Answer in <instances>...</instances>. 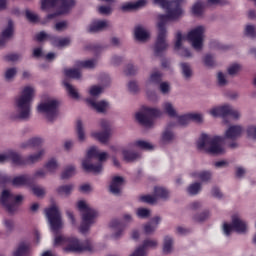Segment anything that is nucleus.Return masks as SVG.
Listing matches in <instances>:
<instances>
[{
	"label": "nucleus",
	"instance_id": "nucleus-19",
	"mask_svg": "<svg viewBox=\"0 0 256 256\" xmlns=\"http://www.w3.org/2000/svg\"><path fill=\"white\" fill-rule=\"evenodd\" d=\"M110 229L116 231L113 235L114 239H119V237H121L123 234V231H125V223H123L121 220L113 219L110 222Z\"/></svg>",
	"mask_w": 256,
	"mask_h": 256
},
{
	"label": "nucleus",
	"instance_id": "nucleus-42",
	"mask_svg": "<svg viewBox=\"0 0 256 256\" xmlns=\"http://www.w3.org/2000/svg\"><path fill=\"white\" fill-rule=\"evenodd\" d=\"M135 147H139V149H144L145 151H152L153 145L147 141L138 140L134 142Z\"/></svg>",
	"mask_w": 256,
	"mask_h": 256
},
{
	"label": "nucleus",
	"instance_id": "nucleus-63",
	"mask_svg": "<svg viewBox=\"0 0 256 256\" xmlns=\"http://www.w3.org/2000/svg\"><path fill=\"white\" fill-rule=\"evenodd\" d=\"M98 11L100 15H111V7L109 6H100Z\"/></svg>",
	"mask_w": 256,
	"mask_h": 256
},
{
	"label": "nucleus",
	"instance_id": "nucleus-5",
	"mask_svg": "<svg viewBox=\"0 0 256 256\" xmlns=\"http://www.w3.org/2000/svg\"><path fill=\"white\" fill-rule=\"evenodd\" d=\"M34 93L35 90L31 86H26L22 90L21 96L16 98L15 103L19 113L17 119H29Z\"/></svg>",
	"mask_w": 256,
	"mask_h": 256
},
{
	"label": "nucleus",
	"instance_id": "nucleus-53",
	"mask_svg": "<svg viewBox=\"0 0 256 256\" xmlns=\"http://www.w3.org/2000/svg\"><path fill=\"white\" fill-rule=\"evenodd\" d=\"M17 75V68H8L5 72V80L11 81Z\"/></svg>",
	"mask_w": 256,
	"mask_h": 256
},
{
	"label": "nucleus",
	"instance_id": "nucleus-36",
	"mask_svg": "<svg viewBox=\"0 0 256 256\" xmlns=\"http://www.w3.org/2000/svg\"><path fill=\"white\" fill-rule=\"evenodd\" d=\"M64 75H66L70 79H81V71H79V69H77V68L65 69Z\"/></svg>",
	"mask_w": 256,
	"mask_h": 256
},
{
	"label": "nucleus",
	"instance_id": "nucleus-41",
	"mask_svg": "<svg viewBox=\"0 0 256 256\" xmlns=\"http://www.w3.org/2000/svg\"><path fill=\"white\" fill-rule=\"evenodd\" d=\"M76 131L79 141H85V131L83 130V122L81 120L76 122Z\"/></svg>",
	"mask_w": 256,
	"mask_h": 256
},
{
	"label": "nucleus",
	"instance_id": "nucleus-44",
	"mask_svg": "<svg viewBox=\"0 0 256 256\" xmlns=\"http://www.w3.org/2000/svg\"><path fill=\"white\" fill-rule=\"evenodd\" d=\"M163 79V74L159 71H156L150 75V83H154V85H160Z\"/></svg>",
	"mask_w": 256,
	"mask_h": 256
},
{
	"label": "nucleus",
	"instance_id": "nucleus-43",
	"mask_svg": "<svg viewBox=\"0 0 256 256\" xmlns=\"http://www.w3.org/2000/svg\"><path fill=\"white\" fill-rule=\"evenodd\" d=\"M73 191V185H62L57 188V193L59 195H71V192Z\"/></svg>",
	"mask_w": 256,
	"mask_h": 256
},
{
	"label": "nucleus",
	"instance_id": "nucleus-11",
	"mask_svg": "<svg viewBox=\"0 0 256 256\" xmlns=\"http://www.w3.org/2000/svg\"><path fill=\"white\" fill-rule=\"evenodd\" d=\"M38 111L40 113H45L48 121L53 122L59 113V101L48 100L38 106Z\"/></svg>",
	"mask_w": 256,
	"mask_h": 256
},
{
	"label": "nucleus",
	"instance_id": "nucleus-31",
	"mask_svg": "<svg viewBox=\"0 0 256 256\" xmlns=\"http://www.w3.org/2000/svg\"><path fill=\"white\" fill-rule=\"evenodd\" d=\"M124 161L127 163H131L133 161H137L141 157V155L137 152L129 151V150H123L122 152Z\"/></svg>",
	"mask_w": 256,
	"mask_h": 256
},
{
	"label": "nucleus",
	"instance_id": "nucleus-55",
	"mask_svg": "<svg viewBox=\"0 0 256 256\" xmlns=\"http://www.w3.org/2000/svg\"><path fill=\"white\" fill-rule=\"evenodd\" d=\"M188 117L190 121H195V123H202L203 116L197 113H188Z\"/></svg>",
	"mask_w": 256,
	"mask_h": 256
},
{
	"label": "nucleus",
	"instance_id": "nucleus-9",
	"mask_svg": "<svg viewBox=\"0 0 256 256\" xmlns=\"http://www.w3.org/2000/svg\"><path fill=\"white\" fill-rule=\"evenodd\" d=\"M99 155V150L97 147H91L86 154V158L82 161V168L86 173H101L103 171V163H98L94 165L91 163V159H97Z\"/></svg>",
	"mask_w": 256,
	"mask_h": 256
},
{
	"label": "nucleus",
	"instance_id": "nucleus-39",
	"mask_svg": "<svg viewBox=\"0 0 256 256\" xmlns=\"http://www.w3.org/2000/svg\"><path fill=\"white\" fill-rule=\"evenodd\" d=\"M171 249H173V238L166 236L164 238L163 253L167 255L171 253Z\"/></svg>",
	"mask_w": 256,
	"mask_h": 256
},
{
	"label": "nucleus",
	"instance_id": "nucleus-22",
	"mask_svg": "<svg viewBox=\"0 0 256 256\" xmlns=\"http://www.w3.org/2000/svg\"><path fill=\"white\" fill-rule=\"evenodd\" d=\"M123 177L115 176L110 184V193L112 195H121V185H123Z\"/></svg>",
	"mask_w": 256,
	"mask_h": 256
},
{
	"label": "nucleus",
	"instance_id": "nucleus-52",
	"mask_svg": "<svg viewBox=\"0 0 256 256\" xmlns=\"http://www.w3.org/2000/svg\"><path fill=\"white\" fill-rule=\"evenodd\" d=\"M26 19L30 23H37L39 21V16L31 12L30 10H26Z\"/></svg>",
	"mask_w": 256,
	"mask_h": 256
},
{
	"label": "nucleus",
	"instance_id": "nucleus-8",
	"mask_svg": "<svg viewBox=\"0 0 256 256\" xmlns=\"http://www.w3.org/2000/svg\"><path fill=\"white\" fill-rule=\"evenodd\" d=\"M161 117V110L157 108L142 107V112L136 113V120L144 127H153V119Z\"/></svg>",
	"mask_w": 256,
	"mask_h": 256
},
{
	"label": "nucleus",
	"instance_id": "nucleus-15",
	"mask_svg": "<svg viewBox=\"0 0 256 256\" xmlns=\"http://www.w3.org/2000/svg\"><path fill=\"white\" fill-rule=\"evenodd\" d=\"M210 115L212 117H222L225 119L226 117H231L232 119H239L240 114L239 111L233 109L230 105H223L210 110Z\"/></svg>",
	"mask_w": 256,
	"mask_h": 256
},
{
	"label": "nucleus",
	"instance_id": "nucleus-50",
	"mask_svg": "<svg viewBox=\"0 0 256 256\" xmlns=\"http://www.w3.org/2000/svg\"><path fill=\"white\" fill-rule=\"evenodd\" d=\"M244 33L247 37H251V39H255V37H256L255 26L247 25Z\"/></svg>",
	"mask_w": 256,
	"mask_h": 256
},
{
	"label": "nucleus",
	"instance_id": "nucleus-12",
	"mask_svg": "<svg viewBox=\"0 0 256 256\" xmlns=\"http://www.w3.org/2000/svg\"><path fill=\"white\" fill-rule=\"evenodd\" d=\"M46 217L50 224V229L57 233L59 229H61L63 223L61 222V213L57 206H52L50 208L45 209Z\"/></svg>",
	"mask_w": 256,
	"mask_h": 256
},
{
	"label": "nucleus",
	"instance_id": "nucleus-34",
	"mask_svg": "<svg viewBox=\"0 0 256 256\" xmlns=\"http://www.w3.org/2000/svg\"><path fill=\"white\" fill-rule=\"evenodd\" d=\"M63 85L66 87V91L72 99H79V92H77L73 85L67 82V80H64Z\"/></svg>",
	"mask_w": 256,
	"mask_h": 256
},
{
	"label": "nucleus",
	"instance_id": "nucleus-48",
	"mask_svg": "<svg viewBox=\"0 0 256 256\" xmlns=\"http://www.w3.org/2000/svg\"><path fill=\"white\" fill-rule=\"evenodd\" d=\"M192 13L197 17H201L203 15V3L196 2L192 7Z\"/></svg>",
	"mask_w": 256,
	"mask_h": 256
},
{
	"label": "nucleus",
	"instance_id": "nucleus-60",
	"mask_svg": "<svg viewBox=\"0 0 256 256\" xmlns=\"http://www.w3.org/2000/svg\"><path fill=\"white\" fill-rule=\"evenodd\" d=\"M189 114H185L182 116L178 117V123L179 125L185 126V125H189Z\"/></svg>",
	"mask_w": 256,
	"mask_h": 256
},
{
	"label": "nucleus",
	"instance_id": "nucleus-49",
	"mask_svg": "<svg viewBox=\"0 0 256 256\" xmlns=\"http://www.w3.org/2000/svg\"><path fill=\"white\" fill-rule=\"evenodd\" d=\"M209 211H204L200 214H197L194 216V220L197 221L198 223H203V221H207L209 219Z\"/></svg>",
	"mask_w": 256,
	"mask_h": 256
},
{
	"label": "nucleus",
	"instance_id": "nucleus-54",
	"mask_svg": "<svg viewBox=\"0 0 256 256\" xmlns=\"http://www.w3.org/2000/svg\"><path fill=\"white\" fill-rule=\"evenodd\" d=\"M204 65L206 67H213L215 65V59L213 58V55L211 54H206L204 56Z\"/></svg>",
	"mask_w": 256,
	"mask_h": 256
},
{
	"label": "nucleus",
	"instance_id": "nucleus-40",
	"mask_svg": "<svg viewBox=\"0 0 256 256\" xmlns=\"http://www.w3.org/2000/svg\"><path fill=\"white\" fill-rule=\"evenodd\" d=\"M164 111L169 117H177V111L173 108V104L166 102L163 105Z\"/></svg>",
	"mask_w": 256,
	"mask_h": 256
},
{
	"label": "nucleus",
	"instance_id": "nucleus-13",
	"mask_svg": "<svg viewBox=\"0 0 256 256\" xmlns=\"http://www.w3.org/2000/svg\"><path fill=\"white\" fill-rule=\"evenodd\" d=\"M205 33V28L203 26H198L191 30L187 35V40L191 43L192 47L196 51H201L203 49V34Z\"/></svg>",
	"mask_w": 256,
	"mask_h": 256
},
{
	"label": "nucleus",
	"instance_id": "nucleus-4",
	"mask_svg": "<svg viewBox=\"0 0 256 256\" xmlns=\"http://www.w3.org/2000/svg\"><path fill=\"white\" fill-rule=\"evenodd\" d=\"M75 7V0H41L42 11L47 9H57L55 13L48 14L47 19H55L59 15H65Z\"/></svg>",
	"mask_w": 256,
	"mask_h": 256
},
{
	"label": "nucleus",
	"instance_id": "nucleus-21",
	"mask_svg": "<svg viewBox=\"0 0 256 256\" xmlns=\"http://www.w3.org/2000/svg\"><path fill=\"white\" fill-rule=\"evenodd\" d=\"M241 133H243V127L239 125L230 126L225 133L226 139H232L235 141L238 137H241Z\"/></svg>",
	"mask_w": 256,
	"mask_h": 256
},
{
	"label": "nucleus",
	"instance_id": "nucleus-16",
	"mask_svg": "<svg viewBox=\"0 0 256 256\" xmlns=\"http://www.w3.org/2000/svg\"><path fill=\"white\" fill-rule=\"evenodd\" d=\"M158 197L160 199H168L169 191L163 187L156 186L154 188V195L141 196L140 201H142V203H149L150 205H154Z\"/></svg>",
	"mask_w": 256,
	"mask_h": 256
},
{
	"label": "nucleus",
	"instance_id": "nucleus-33",
	"mask_svg": "<svg viewBox=\"0 0 256 256\" xmlns=\"http://www.w3.org/2000/svg\"><path fill=\"white\" fill-rule=\"evenodd\" d=\"M13 256H29V245L21 242L17 250L13 253Z\"/></svg>",
	"mask_w": 256,
	"mask_h": 256
},
{
	"label": "nucleus",
	"instance_id": "nucleus-38",
	"mask_svg": "<svg viewBox=\"0 0 256 256\" xmlns=\"http://www.w3.org/2000/svg\"><path fill=\"white\" fill-rule=\"evenodd\" d=\"M182 75L185 77V79H189L193 75V71L191 70V66L189 63L183 62L180 64Z\"/></svg>",
	"mask_w": 256,
	"mask_h": 256
},
{
	"label": "nucleus",
	"instance_id": "nucleus-61",
	"mask_svg": "<svg viewBox=\"0 0 256 256\" xmlns=\"http://www.w3.org/2000/svg\"><path fill=\"white\" fill-rule=\"evenodd\" d=\"M182 42H183V34L181 32H177L175 49H181Z\"/></svg>",
	"mask_w": 256,
	"mask_h": 256
},
{
	"label": "nucleus",
	"instance_id": "nucleus-46",
	"mask_svg": "<svg viewBox=\"0 0 256 256\" xmlns=\"http://www.w3.org/2000/svg\"><path fill=\"white\" fill-rule=\"evenodd\" d=\"M44 167L49 173H55L58 167L57 160H55V158L50 159Z\"/></svg>",
	"mask_w": 256,
	"mask_h": 256
},
{
	"label": "nucleus",
	"instance_id": "nucleus-18",
	"mask_svg": "<svg viewBox=\"0 0 256 256\" xmlns=\"http://www.w3.org/2000/svg\"><path fill=\"white\" fill-rule=\"evenodd\" d=\"M33 183V177L27 174L17 176L12 180V185L14 187H24L25 185H33Z\"/></svg>",
	"mask_w": 256,
	"mask_h": 256
},
{
	"label": "nucleus",
	"instance_id": "nucleus-29",
	"mask_svg": "<svg viewBox=\"0 0 256 256\" xmlns=\"http://www.w3.org/2000/svg\"><path fill=\"white\" fill-rule=\"evenodd\" d=\"M51 39V44L53 47H67L71 40L69 38H59L56 36L49 37Z\"/></svg>",
	"mask_w": 256,
	"mask_h": 256
},
{
	"label": "nucleus",
	"instance_id": "nucleus-47",
	"mask_svg": "<svg viewBox=\"0 0 256 256\" xmlns=\"http://www.w3.org/2000/svg\"><path fill=\"white\" fill-rule=\"evenodd\" d=\"M201 191V183L195 182L187 188L189 195H197Z\"/></svg>",
	"mask_w": 256,
	"mask_h": 256
},
{
	"label": "nucleus",
	"instance_id": "nucleus-56",
	"mask_svg": "<svg viewBox=\"0 0 256 256\" xmlns=\"http://www.w3.org/2000/svg\"><path fill=\"white\" fill-rule=\"evenodd\" d=\"M32 193L36 196V197H43V195H45V189L39 187V186H33L32 187Z\"/></svg>",
	"mask_w": 256,
	"mask_h": 256
},
{
	"label": "nucleus",
	"instance_id": "nucleus-24",
	"mask_svg": "<svg viewBox=\"0 0 256 256\" xmlns=\"http://www.w3.org/2000/svg\"><path fill=\"white\" fill-rule=\"evenodd\" d=\"M86 102L88 103V105H90V107L96 109L98 113H105V109H107L108 105L106 101L96 102L95 100H93V98L86 99Z\"/></svg>",
	"mask_w": 256,
	"mask_h": 256
},
{
	"label": "nucleus",
	"instance_id": "nucleus-57",
	"mask_svg": "<svg viewBox=\"0 0 256 256\" xmlns=\"http://www.w3.org/2000/svg\"><path fill=\"white\" fill-rule=\"evenodd\" d=\"M124 73L127 76L135 75V73H137V68H135V66H133V64H128L126 66Z\"/></svg>",
	"mask_w": 256,
	"mask_h": 256
},
{
	"label": "nucleus",
	"instance_id": "nucleus-62",
	"mask_svg": "<svg viewBox=\"0 0 256 256\" xmlns=\"http://www.w3.org/2000/svg\"><path fill=\"white\" fill-rule=\"evenodd\" d=\"M128 89L130 93H137V91H139V85H137L135 81H130L128 83Z\"/></svg>",
	"mask_w": 256,
	"mask_h": 256
},
{
	"label": "nucleus",
	"instance_id": "nucleus-7",
	"mask_svg": "<svg viewBox=\"0 0 256 256\" xmlns=\"http://www.w3.org/2000/svg\"><path fill=\"white\" fill-rule=\"evenodd\" d=\"M77 208L82 213V223L80 225V232L87 233L91 229V225L95 223L96 217L99 215L97 210L89 207L85 201L80 200L77 204Z\"/></svg>",
	"mask_w": 256,
	"mask_h": 256
},
{
	"label": "nucleus",
	"instance_id": "nucleus-25",
	"mask_svg": "<svg viewBox=\"0 0 256 256\" xmlns=\"http://www.w3.org/2000/svg\"><path fill=\"white\" fill-rule=\"evenodd\" d=\"M159 223H161V217L156 216L152 218V220L144 226V233H146V235H151V233L155 232Z\"/></svg>",
	"mask_w": 256,
	"mask_h": 256
},
{
	"label": "nucleus",
	"instance_id": "nucleus-3",
	"mask_svg": "<svg viewBox=\"0 0 256 256\" xmlns=\"http://www.w3.org/2000/svg\"><path fill=\"white\" fill-rule=\"evenodd\" d=\"M225 138L221 136L211 137L207 134H202L197 141V148L199 151H205L210 155H223L225 149L223 148Z\"/></svg>",
	"mask_w": 256,
	"mask_h": 256
},
{
	"label": "nucleus",
	"instance_id": "nucleus-45",
	"mask_svg": "<svg viewBox=\"0 0 256 256\" xmlns=\"http://www.w3.org/2000/svg\"><path fill=\"white\" fill-rule=\"evenodd\" d=\"M75 175V166L71 165L66 167V169L61 174V179H69Z\"/></svg>",
	"mask_w": 256,
	"mask_h": 256
},
{
	"label": "nucleus",
	"instance_id": "nucleus-23",
	"mask_svg": "<svg viewBox=\"0 0 256 256\" xmlns=\"http://www.w3.org/2000/svg\"><path fill=\"white\" fill-rule=\"evenodd\" d=\"M145 5H147V1L145 0H138L135 3L128 2L121 6V11H135V9H141V7H145Z\"/></svg>",
	"mask_w": 256,
	"mask_h": 256
},
{
	"label": "nucleus",
	"instance_id": "nucleus-59",
	"mask_svg": "<svg viewBox=\"0 0 256 256\" xmlns=\"http://www.w3.org/2000/svg\"><path fill=\"white\" fill-rule=\"evenodd\" d=\"M240 69H241V65L233 64L232 66H230L228 68V74L229 75H236V73H239Z\"/></svg>",
	"mask_w": 256,
	"mask_h": 256
},
{
	"label": "nucleus",
	"instance_id": "nucleus-58",
	"mask_svg": "<svg viewBox=\"0 0 256 256\" xmlns=\"http://www.w3.org/2000/svg\"><path fill=\"white\" fill-rule=\"evenodd\" d=\"M102 92H103V88L102 87L92 86L90 88V95H92V97H97V95H101Z\"/></svg>",
	"mask_w": 256,
	"mask_h": 256
},
{
	"label": "nucleus",
	"instance_id": "nucleus-27",
	"mask_svg": "<svg viewBox=\"0 0 256 256\" xmlns=\"http://www.w3.org/2000/svg\"><path fill=\"white\" fill-rule=\"evenodd\" d=\"M107 26L108 22L105 20L96 21L88 27V33H97L99 31H103V29H105Z\"/></svg>",
	"mask_w": 256,
	"mask_h": 256
},
{
	"label": "nucleus",
	"instance_id": "nucleus-30",
	"mask_svg": "<svg viewBox=\"0 0 256 256\" xmlns=\"http://www.w3.org/2000/svg\"><path fill=\"white\" fill-rule=\"evenodd\" d=\"M76 67L79 69H95V65H97V60H86V61H76Z\"/></svg>",
	"mask_w": 256,
	"mask_h": 256
},
{
	"label": "nucleus",
	"instance_id": "nucleus-28",
	"mask_svg": "<svg viewBox=\"0 0 256 256\" xmlns=\"http://www.w3.org/2000/svg\"><path fill=\"white\" fill-rule=\"evenodd\" d=\"M134 35L136 41H147L150 35L149 32L145 31L141 26H136L134 29Z\"/></svg>",
	"mask_w": 256,
	"mask_h": 256
},
{
	"label": "nucleus",
	"instance_id": "nucleus-10",
	"mask_svg": "<svg viewBox=\"0 0 256 256\" xmlns=\"http://www.w3.org/2000/svg\"><path fill=\"white\" fill-rule=\"evenodd\" d=\"M23 201V196L21 195H13L9 190H3L2 195L0 197L1 205L6 209L8 213L13 215L17 211V203H21Z\"/></svg>",
	"mask_w": 256,
	"mask_h": 256
},
{
	"label": "nucleus",
	"instance_id": "nucleus-17",
	"mask_svg": "<svg viewBox=\"0 0 256 256\" xmlns=\"http://www.w3.org/2000/svg\"><path fill=\"white\" fill-rule=\"evenodd\" d=\"M100 125L103 132H94L92 133V137L97 139L100 143H107L109 141V137H111V125L107 120H101Z\"/></svg>",
	"mask_w": 256,
	"mask_h": 256
},
{
	"label": "nucleus",
	"instance_id": "nucleus-14",
	"mask_svg": "<svg viewBox=\"0 0 256 256\" xmlns=\"http://www.w3.org/2000/svg\"><path fill=\"white\" fill-rule=\"evenodd\" d=\"M224 234L229 237L231 235V231H236V233H245L247 231V223L241 220L239 216H232V223H224L223 226Z\"/></svg>",
	"mask_w": 256,
	"mask_h": 256
},
{
	"label": "nucleus",
	"instance_id": "nucleus-35",
	"mask_svg": "<svg viewBox=\"0 0 256 256\" xmlns=\"http://www.w3.org/2000/svg\"><path fill=\"white\" fill-rule=\"evenodd\" d=\"M172 127H175V124H173V123H169L168 125H167V128H166V130L163 132V134H162V140L164 141V142H167V141H173V139H174V135H173V132H171L169 129H171Z\"/></svg>",
	"mask_w": 256,
	"mask_h": 256
},
{
	"label": "nucleus",
	"instance_id": "nucleus-26",
	"mask_svg": "<svg viewBox=\"0 0 256 256\" xmlns=\"http://www.w3.org/2000/svg\"><path fill=\"white\" fill-rule=\"evenodd\" d=\"M13 36V20L8 21L7 28L2 32V37H0V47H3L6 43V39Z\"/></svg>",
	"mask_w": 256,
	"mask_h": 256
},
{
	"label": "nucleus",
	"instance_id": "nucleus-51",
	"mask_svg": "<svg viewBox=\"0 0 256 256\" xmlns=\"http://www.w3.org/2000/svg\"><path fill=\"white\" fill-rule=\"evenodd\" d=\"M149 215H151V211H149V209H147V208H138L137 216L140 219H147V217H149Z\"/></svg>",
	"mask_w": 256,
	"mask_h": 256
},
{
	"label": "nucleus",
	"instance_id": "nucleus-64",
	"mask_svg": "<svg viewBox=\"0 0 256 256\" xmlns=\"http://www.w3.org/2000/svg\"><path fill=\"white\" fill-rule=\"evenodd\" d=\"M247 135L256 140V126H249L247 128Z\"/></svg>",
	"mask_w": 256,
	"mask_h": 256
},
{
	"label": "nucleus",
	"instance_id": "nucleus-20",
	"mask_svg": "<svg viewBox=\"0 0 256 256\" xmlns=\"http://www.w3.org/2000/svg\"><path fill=\"white\" fill-rule=\"evenodd\" d=\"M147 247H157V242L155 240H144L142 246L138 247L131 256H147L145 249Z\"/></svg>",
	"mask_w": 256,
	"mask_h": 256
},
{
	"label": "nucleus",
	"instance_id": "nucleus-37",
	"mask_svg": "<svg viewBox=\"0 0 256 256\" xmlns=\"http://www.w3.org/2000/svg\"><path fill=\"white\" fill-rule=\"evenodd\" d=\"M41 145H43L41 138H32L27 143L22 144L21 147L25 149L26 147H41Z\"/></svg>",
	"mask_w": 256,
	"mask_h": 256
},
{
	"label": "nucleus",
	"instance_id": "nucleus-2",
	"mask_svg": "<svg viewBox=\"0 0 256 256\" xmlns=\"http://www.w3.org/2000/svg\"><path fill=\"white\" fill-rule=\"evenodd\" d=\"M60 245H66L63 248L65 253H93L95 251V247L93 246V242L87 239L83 242H80L79 239L75 237H66V236H56L54 239V246L59 247Z\"/></svg>",
	"mask_w": 256,
	"mask_h": 256
},
{
	"label": "nucleus",
	"instance_id": "nucleus-32",
	"mask_svg": "<svg viewBox=\"0 0 256 256\" xmlns=\"http://www.w3.org/2000/svg\"><path fill=\"white\" fill-rule=\"evenodd\" d=\"M190 175L194 179H200V181H202L203 183L210 181L211 179V172L209 171L193 172Z\"/></svg>",
	"mask_w": 256,
	"mask_h": 256
},
{
	"label": "nucleus",
	"instance_id": "nucleus-1",
	"mask_svg": "<svg viewBox=\"0 0 256 256\" xmlns=\"http://www.w3.org/2000/svg\"><path fill=\"white\" fill-rule=\"evenodd\" d=\"M183 0H154L155 5H159L162 9L167 10V14L158 15V36L154 45V55L155 57H161L165 51H167V28L165 25L169 21H176L181 15H183V9H181V4Z\"/></svg>",
	"mask_w": 256,
	"mask_h": 256
},
{
	"label": "nucleus",
	"instance_id": "nucleus-6",
	"mask_svg": "<svg viewBox=\"0 0 256 256\" xmlns=\"http://www.w3.org/2000/svg\"><path fill=\"white\" fill-rule=\"evenodd\" d=\"M45 155L44 150H40L37 154L28 156L27 158L21 157L13 150H9L5 154H0V163H5L6 161H12L13 165H29L31 163H37L41 156Z\"/></svg>",
	"mask_w": 256,
	"mask_h": 256
}]
</instances>
